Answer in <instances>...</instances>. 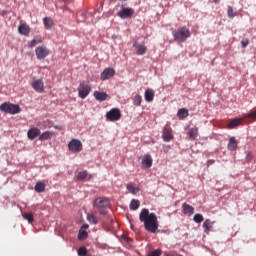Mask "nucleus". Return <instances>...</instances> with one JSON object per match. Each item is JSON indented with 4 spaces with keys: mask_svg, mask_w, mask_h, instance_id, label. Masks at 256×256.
Returning <instances> with one entry per match:
<instances>
[{
    "mask_svg": "<svg viewBox=\"0 0 256 256\" xmlns=\"http://www.w3.org/2000/svg\"><path fill=\"white\" fill-rule=\"evenodd\" d=\"M139 220L144 223V227L148 233H157L159 229V220L155 213H149V209L143 208L139 215Z\"/></svg>",
    "mask_w": 256,
    "mask_h": 256,
    "instance_id": "nucleus-1",
    "label": "nucleus"
},
{
    "mask_svg": "<svg viewBox=\"0 0 256 256\" xmlns=\"http://www.w3.org/2000/svg\"><path fill=\"white\" fill-rule=\"evenodd\" d=\"M172 35L177 43H185V41L191 37V31L189 28L183 26L175 30Z\"/></svg>",
    "mask_w": 256,
    "mask_h": 256,
    "instance_id": "nucleus-2",
    "label": "nucleus"
},
{
    "mask_svg": "<svg viewBox=\"0 0 256 256\" xmlns=\"http://www.w3.org/2000/svg\"><path fill=\"white\" fill-rule=\"evenodd\" d=\"M0 111H2V113H8L9 115H17V113H21V107L11 102H4L0 105Z\"/></svg>",
    "mask_w": 256,
    "mask_h": 256,
    "instance_id": "nucleus-3",
    "label": "nucleus"
},
{
    "mask_svg": "<svg viewBox=\"0 0 256 256\" xmlns=\"http://www.w3.org/2000/svg\"><path fill=\"white\" fill-rule=\"evenodd\" d=\"M78 97L80 99H86L91 93V84L89 82L83 81L78 86Z\"/></svg>",
    "mask_w": 256,
    "mask_h": 256,
    "instance_id": "nucleus-4",
    "label": "nucleus"
},
{
    "mask_svg": "<svg viewBox=\"0 0 256 256\" xmlns=\"http://www.w3.org/2000/svg\"><path fill=\"white\" fill-rule=\"evenodd\" d=\"M68 149L71 153H81L83 151V143L79 139H72L68 143Z\"/></svg>",
    "mask_w": 256,
    "mask_h": 256,
    "instance_id": "nucleus-5",
    "label": "nucleus"
},
{
    "mask_svg": "<svg viewBox=\"0 0 256 256\" xmlns=\"http://www.w3.org/2000/svg\"><path fill=\"white\" fill-rule=\"evenodd\" d=\"M93 206H94L96 209H107V208H109V206H110V202H109V199H108V198L99 197V198H96V199L94 200Z\"/></svg>",
    "mask_w": 256,
    "mask_h": 256,
    "instance_id": "nucleus-6",
    "label": "nucleus"
},
{
    "mask_svg": "<svg viewBox=\"0 0 256 256\" xmlns=\"http://www.w3.org/2000/svg\"><path fill=\"white\" fill-rule=\"evenodd\" d=\"M134 14L135 10H133V8L122 7V9L117 13V16L120 17V19H131Z\"/></svg>",
    "mask_w": 256,
    "mask_h": 256,
    "instance_id": "nucleus-7",
    "label": "nucleus"
},
{
    "mask_svg": "<svg viewBox=\"0 0 256 256\" xmlns=\"http://www.w3.org/2000/svg\"><path fill=\"white\" fill-rule=\"evenodd\" d=\"M107 121H119L121 119V110L119 108H113L106 113Z\"/></svg>",
    "mask_w": 256,
    "mask_h": 256,
    "instance_id": "nucleus-8",
    "label": "nucleus"
},
{
    "mask_svg": "<svg viewBox=\"0 0 256 256\" xmlns=\"http://www.w3.org/2000/svg\"><path fill=\"white\" fill-rule=\"evenodd\" d=\"M35 53H36V57L37 59H45L46 57H48L49 55V50L47 47L45 46H38L36 49H35Z\"/></svg>",
    "mask_w": 256,
    "mask_h": 256,
    "instance_id": "nucleus-9",
    "label": "nucleus"
},
{
    "mask_svg": "<svg viewBox=\"0 0 256 256\" xmlns=\"http://www.w3.org/2000/svg\"><path fill=\"white\" fill-rule=\"evenodd\" d=\"M32 89L37 93H43L45 90V82L42 79H37L32 82Z\"/></svg>",
    "mask_w": 256,
    "mask_h": 256,
    "instance_id": "nucleus-10",
    "label": "nucleus"
},
{
    "mask_svg": "<svg viewBox=\"0 0 256 256\" xmlns=\"http://www.w3.org/2000/svg\"><path fill=\"white\" fill-rule=\"evenodd\" d=\"M111 77H115V70L113 68H106L101 73L100 79L101 81H107L111 79Z\"/></svg>",
    "mask_w": 256,
    "mask_h": 256,
    "instance_id": "nucleus-11",
    "label": "nucleus"
},
{
    "mask_svg": "<svg viewBox=\"0 0 256 256\" xmlns=\"http://www.w3.org/2000/svg\"><path fill=\"white\" fill-rule=\"evenodd\" d=\"M87 229H89L88 224H84L80 228L79 233H78V239L80 241H85V239H87V237H89V234H87Z\"/></svg>",
    "mask_w": 256,
    "mask_h": 256,
    "instance_id": "nucleus-12",
    "label": "nucleus"
},
{
    "mask_svg": "<svg viewBox=\"0 0 256 256\" xmlns=\"http://www.w3.org/2000/svg\"><path fill=\"white\" fill-rule=\"evenodd\" d=\"M142 165L146 169H151V167H153V158L151 157V155H144V157L142 158Z\"/></svg>",
    "mask_w": 256,
    "mask_h": 256,
    "instance_id": "nucleus-13",
    "label": "nucleus"
},
{
    "mask_svg": "<svg viewBox=\"0 0 256 256\" xmlns=\"http://www.w3.org/2000/svg\"><path fill=\"white\" fill-rule=\"evenodd\" d=\"M18 32L20 35H24V37H29V33H31V27L27 24H20L18 27Z\"/></svg>",
    "mask_w": 256,
    "mask_h": 256,
    "instance_id": "nucleus-14",
    "label": "nucleus"
},
{
    "mask_svg": "<svg viewBox=\"0 0 256 256\" xmlns=\"http://www.w3.org/2000/svg\"><path fill=\"white\" fill-rule=\"evenodd\" d=\"M28 139H31V141H33V139H36V137H39L41 135V130L39 128H31L28 130Z\"/></svg>",
    "mask_w": 256,
    "mask_h": 256,
    "instance_id": "nucleus-15",
    "label": "nucleus"
},
{
    "mask_svg": "<svg viewBox=\"0 0 256 256\" xmlns=\"http://www.w3.org/2000/svg\"><path fill=\"white\" fill-rule=\"evenodd\" d=\"M144 98L147 103H153V100L155 99V90L147 89L145 91Z\"/></svg>",
    "mask_w": 256,
    "mask_h": 256,
    "instance_id": "nucleus-16",
    "label": "nucleus"
},
{
    "mask_svg": "<svg viewBox=\"0 0 256 256\" xmlns=\"http://www.w3.org/2000/svg\"><path fill=\"white\" fill-rule=\"evenodd\" d=\"M107 97H109L107 92L94 91V98L96 99V101H100V103H102L103 101H107Z\"/></svg>",
    "mask_w": 256,
    "mask_h": 256,
    "instance_id": "nucleus-17",
    "label": "nucleus"
},
{
    "mask_svg": "<svg viewBox=\"0 0 256 256\" xmlns=\"http://www.w3.org/2000/svg\"><path fill=\"white\" fill-rule=\"evenodd\" d=\"M182 211H183L184 215L191 216L195 213V208H193V206H191L187 203H184L182 205Z\"/></svg>",
    "mask_w": 256,
    "mask_h": 256,
    "instance_id": "nucleus-18",
    "label": "nucleus"
},
{
    "mask_svg": "<svg viewBox=\"0 0 256 256\" xmlns=\"http://www.w3.org/2000/svg\"><path fill=\"white\" fill-rule=\"evenodd\" d=\"M126 189L132 195H137V193H139V191H140L139 187H137V185H135V183H133V182L128 183L126 185Z\"/></svg>",
    "mask_w": 256,
    "mask_h": 256,
    "instance_id": "nucleus-19",
    "label": "nucleus"
},
{
    "mask_svg": "<svg viewBox=\"0 0 256 256\" xmlns=\"http://www.w3.org/2000/svg\"><path fill=\"white\" fill-rule=\"evenodd\" d=\"M213 225H215V222L210 219H206L203 223L204 233L209 234V232L213 230Z\"/></svg>",
    "mask_w": 256,
    "mask_h": 256,
    "instance_id": "nucleus-20",
    "label": "nucleus"
},
{
    "mask_svg": "<svg viewBox=\"0 0 256 256\" xmlns=\"http://www.w3.org/2000/svg\"><path fill=\"white\" fill-rule=\"evenodd\" d=\"M237 145H238L237 140L235 139V137L232 136L229 139V142H228V145H227V149L229 151H237Z\"/></svg>",
    "mask_w": 256,
    "mask_h": 256,
    "instance_id": "nucleus-21",
    "label": "nucleus"
},
{
    "mask_svg": "<svg viewBox=\"0 0 256 256\" xmlns=\"http://www.w3.org/2000/svg\"><path fill=\"white\" fill-rule=\"evenodd\" d=\"M199 134V128H197V126L193 127L190 129V131L188 132V137H190V139L192 141H195V139H197V135Z\"/></svg>",
    "mask_w": 256,
    "mask_h": 256,
    "instance_id": "nucleus-22",
    "label": "nucleus"
},
{
    "mask_svg": "<svg viewBox=\"0 0 256 256\" xmlns=\"http://www.w3.org/2000/svg\"><path fill=\"white\" fill-rule=\"evenodd\" d=\"M134 47L137 51V55H145L147 53V46L145 45L134 44Z\"/></svg>",
    "mask_w": 256,
    "mask_h": 256,
    "instance_id": "nucleus-23",
    "label": "nucleus"
},
{
    "mask_svg": "<svg viewBox=\"0 0 256 256\" xmlns=\"http://www.w3.org/2000/svg\"><path fill=\"white\" fill-rule=\"evenodd\" d=\"M173 139V132L170 129H165L163 132V140L169 142Z\"/></svg>",
    "mask_w": 256,
    "mask_h": 256,
    "instance_id": "nucleus-24",
    "label": "nucleus"
},
{
    "mask_svg": "<svg viewBox=\"0 0 256 256\" xmlns=\"http://www.w3.org/2000/svg\"><path fill=\"white\" fill-rule=\"evenodd\" d=\"M53 137V132L45 131L44 133L40 134L39 141H47V139H51Z\"/></svg>",
    "mask_w": 256,
    "mask_h": 256,
    "instance_id": "nucleus-25",
    "label": "nucleus"
},
{
    "mask_svg": "<svg viewBox=\"0 0 256 256\" xmlns=\"http://www.w3.org/2000/svg\"><path fill=\"white\" fill-rule=\"evenodd\" d=\"M39 43H43V39L40 36H37L28 43V47L33 48L36 45H39Z\"/></svg>",
    "mask_w": 256,
    "mask_h": 256,
    "instance_id": "nucleus-26",
    "label": "nucleus"
},
{
    "mask_svg": "<svg viewBox=\"0 0 256 256\" xmlns=\"http://www.w3.org/2000/svg\"><path fill=\"white\" fill-rule=\"evenodd\" d=\"M91 179V176H89V173H87V170H84L82 172H79L77 175V180L78 181H85V179Z\"/></svg>",
    "mask_w": 256,
    "mask_h": 256,
    "instance_id": "nucleus-27",
    "label": "nucleus"
},
{
    "mask_svg": "<svg viewBox=\"0 0 256 256\" xmlns=\"http://www.w3.org/2000/svg\"><path fill=\"white\" fill-rule=\"evenodd\" d=\"M143 102V97H141V95L136 94L133 98V105H135V107H141V103Z\"/></svg>",
    "mask_w": 256,
    "mask_h": 256,
    "instance_id": "nucleus-28",
    "label": "nucleus"
},
{
    "mask_svg": "<svg viewBox=\"0 0 256 256\" xmlns=\"http://www.w3.org/2000/svg\"><path fill=\"white\" fill-rule=\"evenodd\" d=\"M178 117L180 119H186V117H189V110L187 108H182L178 111Z\"/></svg>",
    "mask_w": 256,
    "mask_h": 256,
    "instance_id": "nucleus-29",
    "label": "nucleus"
},
{
    "mask_svg": "<svg viewBox=\"0 0 256 256\" xmlns=\"http://www.w3.org/2000/svg\"><path fill=\"white\" fill-rule=\"evenodd\" d=\"M34 189L36 193H43L45 192V184L43 182H38Z\"/></svg>",
    "mask_w": 256,
    "mask_h": 256,
    "instance_id": "nucleus-30",
    "label": "nucleus"
},
{
    "mask_svg": "<svg viewBox=\"0 0 256 256\" xmlns=\"http://www.w3.org/2000/svg\"><path fill=\"white\" fill-rule=\"evenodd\" d=\"M239 125H241V119H233L228 124V129H235V127H239Z\"/></svg>",
    "mask_w": 256,
    "mask_h": 256,
    "instance_id": "nucleus-31",
    "label": "nucleus"
},
{
    "mask_svg": "<svg viewBox=\"0 0 256 256\" xmlns=\"http://www.w3.org/2000/svg\"><path fill=\"white\" fill-rule=\"evenodd\" d=\"M140 205H141V203L139 202V200L133 199L130 203V210L137 211V209H139Z\"/></svg>",
    "mask_w": 256,
    "mask_h": 256,
    "instance_id": "nucleus-32",
    "label": "nucleus"
},
{
    "mask_svg": "<svg viewBox=\"0 0 256 256\" xmlns=\"http://www.w3.org/2000/svg\"><path fill=\"white\" fill-rule=\"evenodd\" d=\"M43 21H44V27L46 29H51L53 27V19L46 17L43 19Z\"/></svg>",
    "mask_w": 256,
    "mask_h": 256,
    "instance_id": "nucleus-33",
    "label": "nucleus"
},
{
    "mask_svg": "<svg viewBox=\"0 0 256 256\" xmlns=\"http://www.w3.org/2000/svg\"><path fill=\"white\" fill-rule=\"evenodd\" d=\"M22 216H23V219H26V221H28V223H33V221H34L33 213H31V212L23 213Z\"/></svg>",
    "mask_w": 256,
    "mask_h": 256,
    "instance_id": "nucleus-34",
    "label": "nucleus"
},
{
    "mask_svg": "<svg viewBox=\"0 0 256 256\" xmlns=\"http://www.w3.org/2000/svg\"><path fill=\"white\" fill-rule=\"evenodd\" d=\"M227 15L229 19H233V17H237V12L233 11V7L228 6Z\"/></svg>",
    "mask_w": 256,
    "mask_h": 256,
    "instance_id": "nucleus-35",
    "label": "nucleus"
},
{
    "mask_svg": "<svg viewBox=\"0 0 256 256\" xmlns=\"http://www.w3.org/2000/svg\"><path fill=\"white\" fill-rule=\"evenodd\" d=\"M87 221H89L92 225H97V217H95V215L88 214Z\"/></svg>",
    "mask_w": 256,
    "mask_h": 256,
    "instance_id": "nucleus-36",
    "label": "nucleus"
},
{
    "mask_svg": "<svg viewBox=\"0 0 256 256\" xmlns=\"http://www.w3.org/2000/svg\"><path fill=\"white\" fill-rule=\"evenodd\" d=\"M246 118L256 120V108L252 109L248 114H246Z\"/></svg>",
    "mask_w": 256,
    "mask_h": 256,
    "instance_id": "nucleus-37",
    "label": "nucleus"
},
{
    "mask_svg": "<svg viewBox=\"0 0 256 256\" xmlns=\"http://www.w3.org/2000/svg\"><path fill=\"white\" fill-rule=\"evenodd\" d=\"M78 255L79 256H87V248L85 246H82L78 249Z\"/></svg>",
    "mask_w": 256,
    "mask_h": 256,
    "instance_id": "nucleus-38",
    "label": "nucleus"
},
{
    "mask_svg": "<svg viewBox=\"0 0 256 256\" xmlns=\"http://www.w3.org/2000/svg\"><path fill=\"white\" fill-rule=\"evenodd\" d=\"M194 221H195V223H203L204 218L201 214H195L194 215Z\"/></svg>",
    "mask_w": 256,
    "mask_h": 256,
    "instance_id": "nucleus-39",
    "label": "nucleus"
},
{
    "mask_svg": "<svg viewBox=\"0 0 256 256\" xmlns=\"http://www.w3.org/2000/svg\"><path fill=\"white\" fill-rule=\"evenodd\" d=\"M147 256H161V249L153 250Z\"/></svg>",
    "mask_w": 256,
    "mask_h": 256,
    "instance_id": "nucleus-40",
    "label": "nucleus"
},
{
    "mask_svg": "<svg viewBox=\"0 0 256 256\" xmlns=\"http://www.w3.org/2000/svg\"><path fill=\"white\" fill-rule=\"evenodd\" d=\"M241 45H242V47H244V48L247 47V46L249 45V39H248V38L242 39Z\"/></svg>",
    "mask_w": 256,
    "mask_h": 256,
    "instance_id": "nucleus-41",
    "label": "nucleus"
},
{
    "mask_svg": "<svg viewBox=\"0 0 256 256\" xmlns=\"http://www.w3.org/2000/svg\"><path fill=\"white\" fill-rule=\"evenodd\" d=\"M246 159L247 161H251L253 159V154L251 152H247Z\"/></svg>",
    "mask_w": 256,
    "mask_h": 256,
    "instance_id": "nucleus-42",
    "label": "nucleus"
},
{
    "mask_svg": "<svg viewBox=\"0 0 256 256\" xmlns=\"http://www.w3.org/2000/svg\"><path fill=\"white\" fill-rule=\"evenodd\" d=\"M100 215H107V212L106 211H101Z\"/></svg>",
    "mask_w": 256,
    "mask_h": 256,
    "instance_id": "nucleus-43",
    "label": "nucleus"
},
{
    "mask_svg": "<svg viewBox=\"0 0 256 256\" xmlns=\"http://www.w3.org/2000/svg\"><path fill=\"white\" fill-rule=\"evenodd\" d=\"M220 0H214L215 3H219Z\"/></svg>",
    "mask_w": 256,
    "mask_h": 256,
    "instance_id": "nucleus-44",
    "label": "nucleus"
}]
</instances>
